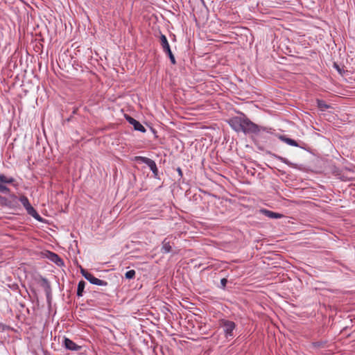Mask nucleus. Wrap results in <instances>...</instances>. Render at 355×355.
<instances>
[{
	"mask_svg": "<svg viewBox=\"0 0 355 355\" xmlns=\"http://www.w3.org/2000/svg\"><path fill=\"white\" fill-rule=\"evenodd\" d=\"M228 123L236 132H243L245 134H258L261 130H264L245 115L232 117L228 120Z\"/></svg>",
	"mask_w": 355,
	"mask_h": 355,
	"instance_id": "nucleus-1",
	"label": "nucleus"
},
{
	"mask_svg": "<svg viewBox=\"0 0 355 355\" xmlns=\"http://www.w3.org/2000/svg\"><path fill=\"white\" fill-rule=\"evenodd\" d=\"M19 200L29 215H31L37 220H41L40 216L38 214L37 211L31 206L27 197H26L25 196H20Z\"/></svg>",
	"mask_w": 355,
	"mask_h": 355,
	"instance_id": "nucleus-2",
	"label": "nucleus"
},
{
	"mask_svg": "<svg viewBox=\"0 0 355 355\" xmlns=\"http://www.w3.org/2000/svg\"><path fill=\"white\" fill-rule=\"evenodd\" d=\"M15 180L12 177H8L4 174H0V192L9 193L10 189L6 184H13Z\"/></svg>",
	"mask_w": 355,
	"mask_h": 355,
	"instance_id": "nucleus-3",
	"label": "nucleus"
},
{
	"mask_svg": "<svg viewBox=\"0 0 355 355\" xmlns=\"http://www.w3.org/2000/svg\"><path fill=\"white\" fill-rule=\"evenodd\" d=\"M134 160L146 164V165H148V166L152 171V172L153 173L155 176L157 175V173H158L157 167L155 162L153 159L146 157L137 156L134 158Z\"/></svg>",
	"mask_w": 355,
	"mask_h": 355,
	"instance_id": "nucleus-4",
	"label": "nucleus"
},
{
	"mask_svg": "<svg viewBox=\"0 0 355 355\" xmlns=\"http://www.w3.org/2000/svg\"><path fill=\"white\" fill-rule=\"evenodd\" d=\"M81 273L83 276L92 284L101 286H105L107 285V282L95 277L92 274L85 271L83 269L81 270Z\"/></svg>",
	"mask_w": 355,
	"mask_h": 355,
	"instance_id": "nucleus-5",
	"label": "nucleus"
},
{
	"mask_svg": "<svg viewBox=\"0 0 355 355\" xmlns=\"http://www.w3.org/2000/svg\"><path fill=\"white\" fill-rule=\"evenodd\" d=\"M0 204L10 208L15 207L17 205V198L15 194H10L8 198L0 196Z\"/></svg>",
	"mask_w": 355,
	"mask_h": 355,
	"instance_id": "nucleus-6",
	"label": "nucleus"
},
{
	"mask_svg": "<svg viewBox=\"0 0 355 355\" xmlns=\"http://www.w3.org/2000/svg\"><path fill=\"white\" fill-rule=\"evenodd\" d=\"M220 325L223 327L224 332L227 338L233 336V331L236 327V324L234 322L222 320L220 321Z\"/></svg>",
	"mask_w": 355,
	"mask_h": 355,
	"instance_id": "nucleus-7",
	"label": "nucleus"
},
{
	"mask_svg": "<svg viewBox=\"0 0 355 355\" xmlns=\"http://www.w3.org/2000/svg\"><path fill=\"white\" fill-rule=\"evenodd\" d=\"M46 257L49 260L55 263L58 266H61L64 264L62 259L54 252L48 251L46 252Z\"/></svg>",
	"mask_w": 355,
	"mask_h": 355,
	"instance_id": "nucleus-8",
	"label": "nucleus"
},
{
	"mask_svg": "<svg viewBox=\"0 0 355 355\" xmlns=\"http://www.w3.org/2000/svg\"><path fill=\"white\" fill-rule=\"evenodd\" d=\"M63 344L65 348L69 350L78 351L80 349V346L76 345L73 340L67 338H64Z\"/></svg>",
	"mask_w": 355,
	"mask_h": 355,
	"instance_id": "nucleus-9",
	"label": "nucleus"
},
{
	"mask_svg": "<svg viewBox=\"0 0 355 355\" xmlns=\"http://www.w3.org/2000/svg\"><path fill=\"white\" fill-rule=\"evenodd\" d=\"M266 216L270 218H281L283 215L277 212H273L267 209H261V211Z\"/></svg>",
	"mask_w": 355,
	"mask_h": 355,
	"instance_id": "nucleus-10",
	"label": "nucleus"
},
{
	"mask_svg": "<svg viewBox=\"0 0 355 355\" xmlns=\"http://www.w3.org/2000/svg\"><path fill=\"white\" fill-rule=\"evenodd\" d=\"M172 246L171 245V242L168 240V238H166L162 241V246L161 251L162 253H168L171 251Z\"/></svg>",
	"mask_w": 355,
	"mask_h": 355,
	"instance_id": "nucleus-11",
	"label": "nucleus"
},
{
	"mask_svg": "<svg viewBox=\"0 0 355 355\" xmlns=\"http://www.w3.org/2000/svg\"><path fill=\"white\" fill-rule=\"evenodd\" d=\"M279 138H280V139L282 141H283L284 142H285L286 144H288L290 146H296V147L298 146L297 143L295 140H293L292 139L287 138V137H286L284 136H281Z\"/></svg>",
	"mask_w": 355,
	"mask_h": 355,
	"instance_id": "nucleus-12",
	"label": "nucleus"
},
{
	"mask_svg": "<svg viewBox=\"0 0 355 355\" xmlns=\"http://www.w3.org/2000/svg\"><path fill=\"white\" fill-rule=\"evenodd\" d=\"M160 42H161V46H162L163 50L164 49H168V47L170 46L168 42L167 38L164 35H161Z\"/></svg>",
	"mask_w": 355,
	"mask_h": 355,
	"instance_id": "nucleus-13",
	"label": "nucleus"
},
{
	"mask_svg": "<svg viewBox=\"0 0 355 355\" xmlns=\"http://www.w3.org/2000/svg\"><path fill=\"white\" fill-rule=\"evenodd\" d=\"M134 123L135 124L133 125V127H134L135 130H138V131L141 132H146V128L139 121H134Z\"/></svg>",
	"mask_w": 355,
	"mask_h": 355,
	"instance_id": "nucleus-14",
	"label": "nucleus"
},
{
	"mask_svg": "<svg viewBox=\"0 0 355 355\" xmlns=\"http://www.w3.org/2000/svg\"><path fill=\"white\" fill-rule=\"evenodd\" d=\"M85 282L84 281L82 280V281L79 282V283L78 284V288H77V295L78 296H82L83 292L85 288Z\"/></svg>",
	"mask_w": 355,
	"mask_h": 355,
	"instance_id": "nucleus-15",
	"label": "nucleus"
},
{
	"mask_svg": "<svg viewBox=\"0 0 355 355\" xmlns=\"http://www.w3.org/2000/svg\"><path fill=\"white\" fill-rule=\"evenodd\" d=\"M317 105H318V107L320 108V110L322 111H324L326 109H328L329 107V105L326 104L325 102L322 100H318Z\"/></svg>",
	"mask_w": 355,
	"mask_h": 355,
	"instance_id": "nucleus-16",
	"label": "nucleus"
},
{
	"mask_svg": "<svg viewBox=\"0 0 355 355\" xmlns=\"http://www.w3.org/2000/svg\"><path fill=\"white\" fill-rule=\"evenodd\" d=\"M135 276V271L134 270H130L127 271L125 274V277L126 279H133Z\"/></svg>",
	"mask_w": 355,
	"mask_h": 355,
	"instance_id": "nucleus-17",
	"label": "nucleus"
},
{
	"mask_svg": "<svg viewBox=\"0 0 355 355\" xmlns=\"http://www.w3.org/2000/svg\"><path fill=\"white\" fill-rule=\"evenodd\" d=\"M168 55V57L170 58V60H171V63L173 64H175V57H174L173 54L172 53V52L170 53Z\"/></svg>",
	"mask_w": 355,
	"mask_h": 355,
	"instance_id": "nucleus-18",
	"label": "nucleus"
},
{
	"mask_svg": "<svg viewBox=\"0 0 355 355\" xmlns=\"http://www.w3.org/2000/svg\"><path fill=\"white\" fill-rule=\"evenodd\" d=\"M227 280L225 278H223L221 280H220V284L222 285V286L224 288L226 284H227Z\"/></svg>",
	"mask_w": 355,
	"mask_h": 355,
	"instance_id": "nucleus-19",
	"label": "nucleus"
},
{
	"mask_svg": "<svg viewBox=\"0 0 355 355\" xmlns=\"http://www.w3.org/2000/svg\"><path fill=\"white\" fill-rule=\"evenodd\" d=\"M164 51L168 55L170 53H171V48L170 46L168 47V49H164Z\"/></svg>",
	"mask_w": 355,
	"mask_h": 355,
	"instance_id": "nucleus-20",
	"label": "nucleus"
},
{
	"mask_svg": "<svg viewBox=\"0 0 355 355\" xmlns=\"http://www.w3.org/2000/svg\"><path fill=\"white\" fill-rule=\"evenodd\" d=\"M128 120L130 122V123L132 124V125L135 124L134 121H136L135 119L132 117H129Z\"/></svg>",
	"mask_w": 355,
	"mask_h": 355,
	"instance_id": "nucleus-21",
	"label": "nucleus"
},
{
	"mask_svg": "<svg viewBox=\"0 0 355 355\" xmlns=\"http://www.w3.org/2000/svg\"><path fill=\"white\" fill-rule=\"evenodd\" d=\"M178 173L182 174V171H181L180 168H178Z\"/></svg>",
	"mask_w": 355,
	"mask_h": 355,
	"instance_id": "nucleus-22",
	"label": "nucleus"
}]
</instances>
